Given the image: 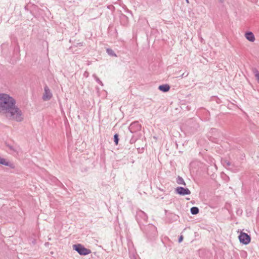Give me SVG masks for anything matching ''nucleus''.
I'll return each mask as SVG.
<instances>
[{
	"label": "nucleus",
	"mask_w": 259,
	"mask_h": 259,
	"mask_svg": "<svg viewBox=\"0 0 259 259\" xmlns=\"http://www.w3.org/2000/svg\"><path fill=\"white\" fill-rule=\"evenodd\" d=\"M73 248L80 255H85L91 252L90 249L85 248L80 244L73 245Z\"/></svg>",
	"instance_id": "7ed1b4c3"
},
{
	"label": "nucleus",
	"mask_w": 259,
	"mask_h": 259,
	"mask_svg": "<svg viewBox=\"0 0 259 259\" xmlns=\"http://www.w3.org/2000/svg\"><path fill=\"white\" fill-rule=\"evenodd\" d=\"M83 75H84V76H85V77H88V75H89V73H88V72H85L84 73Z\"/></svg>",
	"instance_id": "6ab92c4d"
},
{
	"label": "nucleus",
	"mask_w": 259,
	"mask_h": 259,
	"mask_svg": "<svg viewBox=\"0 0 259 259\" xmlns=\"http://www.w3.org/2000/svg\"><path fill=\"white\" fill-rule=\"evenodd\" d=\"M218 1L221 3H223L224 2V0H218Z\"/></svg>",
	"instance_id": "aec40b11"
},
{
	"label": "nucleus",
	"mask_w": 259,
	"mask_h": 259,
	"mask_svg": "<svg viewBox=\"0 0 259 259\" xmlns=\"http://www.w3.org/2000/svg\"><path fill=\"white\" fill-rule=\"evenodd\" d=\"M158 89L161 91L166 92L169 90L170 87L168 84H163L159 85Z\"/></svg>",
	"instance_id": "1a4fd4ad"
},
{
	"label": "nucleus",
	"mask_w": 259,
	"mask_h": 259,
	"mask_svg": "<svg viewBox=\"0 0 259 259\" xmlns=\"http://www.w3.org/2000/svg\"><path fill=\"white\" fill-rule=\"evenodd\" d=\"M191 213L192 214H197L199 212V208L197 207H192L191 208Z\"/></svg>",
	"instance_id": "4468645a"
},
{
	"label": "nucleus",
	"mask_w": 259,
	"mask_h": 259,
	"mask_svg": "<svg viewBox=\"0 0 259 259\" xmlns=\"http://www.w3.org/2000/svg\"><path fill=\"white\" fill-rule=\"evenodd\" d=\"M183 237L182 235L180 236L179 238V242L180 243L183 241Z\"/></svg>",
	"instance_id": "a211bd4d"
},
{
	"label": "nucleus",
	"mask_w": 259,
	"mask_h": 259,
	"mask_svg": "<svg viewBox=\"0 0 259 259\" xmlns=\"http://www.w3.org/2000/svg\"><path fill=\"white\" fill-rule=\"evenodd\" d=\"M176 192L181 195H189L190 191L188 188H184L182 187H178L176 189Z\"/></svg>",
	"instance_id": "0eeeda50"
},
{
	"label": "nucleus",
	"mask_w": 259,
	"mask_h": 259,
	"mask_svg": "<svg viewBox=\"0 0 259 259\" xmlns=\"http://www.w3.org/2000/svg\"><path fill=\"white\" fill-rule=\"evenodd\" d=\"M186 2H187V3H188V4H189V0H186Z\"/></svg>",
	"instance_id": "412c9836"
},
{
	"label": "nucleus",
	"mask_w": 259,
	"mask_h": 259,
	"mask_svg": "<svg viewBox=\"0 0 259 259\" xmlns=\"http://www.w3.org/2000/svg\"><path fill=\"white\" fill-rule=\"evenodd\" d=\"M188 75V73H187L185 76H187Z\"/></svg>",
	"instance_id": "4be33fe9"
},
{
	"label": "nucleus",
	"mask_w": 259,
	"mask_h": 259,
	"mask_svg": "<svg viewBox=\"0 0 259 259\" xmlns=\"http://www.w3.org/2000/svg\"><path fill=\"white\" fill-rule=\"evenodd\" d=\"M245 36L248 40L251 42H253L255 40L254 34L251 32L249 31L246 32L245 34Z\"/></svg>",
	"instance_id": "6e6552de"
},
{
	"label": "nucleus",
	"mask_w": 259,
	"mask_h": 259,
	"mask_svg": "<svg viewBox=\"0 0 259 259\" xmlns=\"http://www.w3.org/2000/svg\"><path fill=\"white\" fill-rule=\"evenodd\" d=\"M118 136L117 134H115L114 136V142L115 143V144L117 145L118 144Z\"/></svg>",
	"instance_id": "dca6fc26"
},
{
	"label": "nucleus",
	"mask_w": 259,
	"mask_h": 259,
	"mask_svg": "<svg viewBox=\"0 0 259 259\" xmlns=\"http://www.w3.org/2000/svg\"><path fill=\"white\" fill-rule=\"evenodd\" d=\"M252 72L254 75V76L257 80L258 83H259V71L255 68H253L252 69Z\"/></svg>",
	"instance_id": "9b49d317"
},
{
	"label": "nucleus",
	"mask_w": 259,
	"mask_h": 259,
	"mask_svg": "<svg viewBox=\"0 0 259 259\" xmlns=\"http://www.w3.org/2000/svg\"><path fill=\"white\" fill-rule=\"evenodd\" d=\"M15 99L7 94H0V113L6 114L16 105Z\"/></svg>",
	"instance_id": "f257e3e1"
},
{
	"label": "nucleus",
	"mask_w": 259,
	"mask_h": 259,
	"mask_svg": "<svg viewBox=\"0 0 259 259\" xmlns=\"http://www.w3.org/2000/svg\"><path fill=\"white\" fill-rule=\"evenodd\" d=\"M107 52L110 56H116V54L114 53V51L111 49H107Z\"/></svg>",
	"instance_id": "2eb2a0df"
},
{
	"label": "nucleus",
	"mask_w": 259,
	"mask_h": 259,
	"mask_svg": "<svg viewBox=\"0 0 259 259\" xmlns=\"http://www.w3.org/2000/svg\"><path fill=\"white\" fill-rule=\"evenodd\" d=\"M177 183L180 185H186V183L184 179L180 176H179L177 179Z\"/></svg>",
	"instance_id": "ddd939ff"
},
{
	"label": "nucleus",
	"mask_w": 259,
	"mask_h": 259,
	"mask_svg": "<svg viewBox=\"0 0 259 259\" xmlns=\"http://www.w3.org/2000/svg\"><path fill=\"white\" fill-rule=\"evenodd\" d=\"M141 125L138 121L133 122L129 126L130 131L132 133H135L141 130Z\"/></svg>",
	"instance_id": "423d86ee"
},
{
	"label": "nucleus",
	"mask_w": 259,
	"mask_h": 259,
	"mask_svg": "<svg viewBox=\"0 0 259 259\" xmlns=\"http://www.w3.org/2000/svg\"><path fill=\"white\" fill-rule=\"evenodd\" d=\"M94 76L96 81L98 83L100 84L101 85H103L102 82L100 80V79L98 77H97L95 75H94Z\"/></svg>",
	"instance_id": "f3484780"
},
{
	"label": "nucleus",
	"mask_w": 259,
	"mask_h": 259,
	"mask_svg": "<svg viewBox=\"0 0 259 259\" xmlns=\"http://www.w3.org/2000/svg\"><path fill=\"white\" fill-rule=\"evenodd\" d=\"M0 164H3L6 166H11V164L7 161L5 159L0 157Z\"/></svg>",
	"instance_id": "f8f14e48"
},
{
	"label": "nucleus",
	"mask_w": 259,
	"mask_h": 259,
	"mask_svg": "<svg viewBox=\"0 0 259 259\" xmlns=\"http://www.w3.org/2000/svg\"><path fill=\"white\" fill-rule=\"evenodd\" d=\"M10 119L17 122H21L24 119V114L16 105L6 114Z\"/></svg>",
	"instance_id": "f03ea898"
},
{
	"label": "nucleus",
	"mask_w": 259,
	"mask_h": 259,
	"mask_svg": "<svg viewBox=\"0 0 259 259\" xmlns=\"http://www.w3.org/2000/svg\"><path fill=\"white\" fill-rule=\"evenodd\" d=\"M240 242L244 244L247 245L250 242V237L247 234L241 232L238 236Z\"/></svg>",
	"instance_id": "20e7f679"
},
{
	"label": "nucleus",
	"mask_w": 259,
	"mask_h": 259,
	"mask_svg": "<svg viewBox=\"0 0 259 259\" xmlns=\"http://www.w3.org/2000/svg\"><path fill=\"white\" fill-rule=\"evenodd\" d=\"M137 216H138V217H141L145 221H146L147 220V216L146 214L143 211H141V210L139 211L138 212Z\"/></svg>",
	"instance_id": "9d476101"
},
{
	"label": "nucleus",
	"mask_w": 259,
	"mask_h": 259,
	"mask_svg": "<svg viewBox=\"0 0 259 259\" xmlns=\"http://www.w3.org/2000/svg\"><path fill=\"white\" fill-rule=\"evenodd\" d=\"M53 96L52 93L47 85L44 88V93L42 96V99L44 101L50 100Z\"/></svg>",
	"instance_id": "39448f33"
}]
</instances>
